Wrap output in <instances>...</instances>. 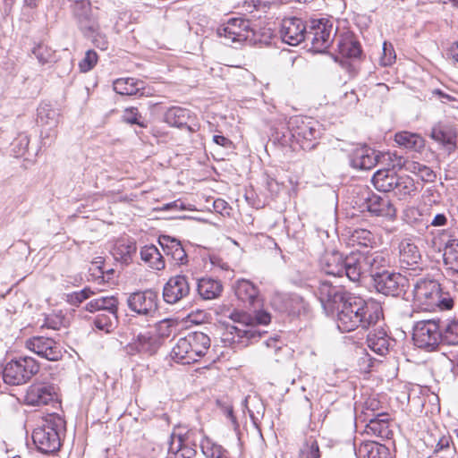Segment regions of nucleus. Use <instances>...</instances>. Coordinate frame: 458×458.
I'll use <instances>...</instances> for the list:
<instances>
[{
  "label": "nucleus",
  "instance_id": "1",
  "mask_svg": "<svg viewBox=\"0 0 458 458\" xmlns=\"http://www.w3.org/2000/svg\"><path fill=\"white\" fill-rule=\"evenodd\" d=\"M336 311L337 327L342 332H351L360 327L367 329L375 325L382 315L377 302L357 296H349Z\"/></svg>",
  "mask_w": 458,
  "mask_h": 458
},
{
  "label": "nucleus",
  "instance_id": "2",
  "mask_svg": "<svg viewBox=\"0 0 458 458\" xmlns=\"http://www.w3.org/2000/svg\"><path fill=\"white\" fill-rule=\"evenodd\" d=\"M230 318L237 325L227 327L225 340L229 341L232 344H240L245 347L253 340L261 337L262 332L256 327L268 325L271 321V315L263 310L255 311L254 315L244 311H233L231 313Z\"/></svg>",
  "mask_w": 458,
  "mask_h": 458
},
{
  "label": "nucleus",
  "instance_id": "3",
  "mask_svg": "<svg viewBox=\"0 0 458 458\" xmlns=\"http://www.w3.org/2000/svg\"><path fill=\"white\" fill-rule=\"evenodd\" d=\"M414 307L424 311L450 310L454 308V298L448 293H443L436 280L420 278L416 281L412 290Z\"/></svg>",
  "mask_w": 458,
  "mask_h": 458
},
{
  "label": "nucleus",
  "instance_id": "4",
  "mask_svg": "<svg viewBox=\"0 0 458 458\" xmlns=\"http://www.w3.org/2000/svg\"><path fill=\"white\" fill-rule=\"evenodd\" d=\"M64 428V420L57 415H50L41 426L33 430L32 440L38 451L53 454L59 450L61 440L59 432Z\"/></svg>",
  "mask_w": 458,
  "mask_h": 458
},
{
  "label": "nucleus",
  "instance_id": "5",
  "mask_svg": "<svg viewBox=\"0 0 458 458\" xmlns=\"http://www.w3.org/2000/svg\"><path fill=\"white\" fill-rule=\"evenodd\" d=\"M292 137L304 150L313 149L321 134L318 122L309 118L295 116L289 122Z\"/></svg>",
  "mask_w": 458,
  "mask_h": 458
},
{
  "label": "nucleus",
  "instance_id": "6",
  "mask_svg": "<svg viewBox=\"0 0 458 458\" xmlns=\"http://www.w3.org/2000/svg\"><path fill=\"white\" fill-rule=\"evenodd\" d=\"M39 370L38 363L31 357H20L9 361L3 370V379L8 385H21Z\"/></svg>",
  "mask_w": 458,
  "mask_h": 458
},
{
  "label": "nucleus",
  "instance_id": "7",
  "mask_svg": "<svg viewBox=\"0 0 458 458\" xmlns=\"http://www.w3.org/2000/svg\"><path fill=\"white\" fill-rule=\"evenodd\" d=\"M335 34L336 30L328 20H311L308 23L306 41L311 44L315 52L322 53L331 46Z\"/></svg>",
  "mask_w": 458,
  "mask_h": 458
},
{
  "label": "nucleus",
  "instance_id": "8",
  "mask_svg": "<svg viewBox=\"0 0 458 458\" xmlns=\"http://www.w3.org/2000/svg\"><path fill=\"white\" fill-rule=\"evenodd\" d=\"M217 35L223 38L225 44H242L252 40L254 30L251 21L242 16L233 17L217 28Z\"/></svg>",
  "mask_w": 458,
  "mask_h": 458
},
{
  "label": "nucleus",
  "instance_id": "9",
  "mask_svg": "<svg viewBox=\"0 0 458 458\" xmlns=\"http://www.w3.org/2000/svg\"><path fill=\"white\" fill-rule=\"evenodd\" d=\"M412 338L419 348L433 349L443 341V327L435 319L418 321L413 327Z\"/></svg>",
  "mask_w": 458,
  "mask_h": 458
},
{
  "label": "nucleus",
  "instance_id": "10",
  "mask_svg": "<svg viewBox=\"0 0 458 458\" xmlns=\"http://www.w3.org/2000/svg\"><path fill=\"white\" fill-rule=\"evenodd\" d=\"M358 194L360 202L359 205L363 210L366 209L377 216L395 217L396 209L387 197L377 195L368 187L360 188Z\"/></svg>",
  "mask_w": 458,
  "mask_h": 458
},
{
  "label": "nucleus",
  "instance_id": "11",
  "mask_svg": "<svg viewBox=\"0 0 458 458\" xmlns=\"http://www.w3.org/2000/svg\"><path fill=\"white\" fill-rule=\"evenodd\" d=\"M126 302L132 312L153 318L158 310V294L151 289L137 291L128 296Z\"/></svg>",
  "mask_w": 458,
  "mask_h": 458
},
{
  "label": "nucleus",
  "instance_id": "12",
  "mask_svg": "<svg viewBox=\"0 0 458 458\" xmlns=\"http://www.w3.org/2000/svg\"><path fill=\"white\" fill-rule=\"evenodd\" d=\"M317 295L327 315L334 314L351 296L340 286H334L327 281L320 283Z\"/></svg>",
  "mask_w": 458,
  "mask_h": 458
},
{
  "label": "nucleus",
  "instance_id": "13",
  "mask_svg": "<svg viewBox=\"0 0 458 458\" xmlns=\"http://www.w3.org/2000/svg\"><path fill=\"white\" fill-rule=\"evenodd\" d=\"M72 13L84 34H94L99 30L98 16L94 13L89 0L76 1L72 5Z\"/></svg>",
  "mask_w": 458,
  "mask_h": 458
},
{
  "label": "nucleus",
  "instance_id": "14",
  "mask_svg": "<svg viewBox=\"0 0 458 458\" xmlns=\"http://www.w3.org/2000/svg\"><path fill=\"white\" fill-rule=\"evenodd\" d=\"M26 347L38 356L51 361H57L63 357V348L50 337H30L26 341Z\"/></svg>",
  "mask_w": 458,
  "mask_h": 458
},
{
  "label": "nucleus",
  "instance_id": "15",
  "mask_svg": "<svg viewBox=\"0 0 458 458\" xmlns=\"http://www.w3.org/2000/svg\"><path fill=\"white\" fill-rule=\"evenodd\" d=\"M191 286L185 275L171 276L163 287V298L168 304H175L189 296Z\"/></svg>",
  "mask_w": 458,
  "mask_h": 458
},
{
  "label": "nucleus",
  "instance_id": "16",
  "mask_svg": "<svg viewBox=\"0 0 458 458\" xmlns=\"http://www.w3.org/2000/svg\"><path fill=\"white\" fill-rule=\"evenodd\" d=\"M271 304L280 312H287L292 315L300 314L306 309V303L300 295L278 291L273 293Z\"/></svg>",
  "mask_w": 458,
  "mask_h": 458
},
{
  "label": "nucleus",
  "instance_id": "17",
  "mask_svg": "<svg viewBox=\"0 0 458 458\" xmlns=\"http://www.w3.org/2000/svg\"><path fill=\"white\" fill-rule=\"evenodd\" d=\"M308 24L295 17L285 18L281 24V37L284 42L291 46H296L306 40Z\"/></svg>",
  "mask_w": 458,
  "mask_h": 458
},
{
  "label": "nucleus",
  "instance_id": "18",
  "mask_svg": "<svg viewBox=\"0 0 458 458\" xmlns=\"http://www.w3.org/2000/svg\"><path fill=\"white\" fill-rule=\"evenodd\" d=\"M56 399L55 387L47 384H33L29 386L24 396L28 405H47Z\"/></svg>",
  "mask_w": 458,
  "mask_h": 458
},
{
  "label": "nucleus",
  "instance_id": "19",
  "mask_svg": "<svg viewBox=\"0 0 458 458\" xmlns=\"http://www.w3.org/2000/svg\"><path fill=\"white\" fill-rule=\"evenodd\" d=\"M380 152L363 145L357 147L350 156V163L353 168L370 170L378 163Z\"/></svg>",
  "mask_w": 458,
  "mask_h": 458
},
{
  "label": "nucleus",
  "instance_id": "20",
  "mask_svg": "<svg viewBox=\"0 0 458 458\" xmlns=\"http://www.w3.org/2000/svg\"><path fill=\"white\" fill-rule=\"evenodd\" d=\"M362 260L364 262L366 274L373 279L376 276H379L387 271V267L391 263L390 255L385 251L363 253Z\"/></svg>",
  "mask_w": 458,
  "mask_h": 458
},
{
  "label": "nucleus",
  "instance_id": "21",
  "mask_svg": "<svg viewBox=\"0 0 458 458\" xmlns=\"http://www.w3.org/2000/svg\"><path fill=\"white\" fill-rule=\"evenodd\" d=\"M158 339L149 332L140 333L137 338L126 346L128 354L133 355L136 352L154 354L159 348Z\"/></svg>",
  "mask_w": 458,
  "mask_h": 458
},
{
  "label": "nucleus",
  "instance_id": "22",
  "mask_svg": "<svg viewBox=\"0 0 458 458\" xmlns=\"http://www.w3.org/2000/svg\"><path fill=\"white\" fill-rule=\"evenodd\" d=\"M403 277L400 274L386 271L373 279L377 291L385 295H397Z\"/></svg>",
  "mask_w": 458,
  "mask_h": 458
},
{
  "label": "nucleus",
  "instance_id": "23",
  "mask_svg": "<svg viewBox=\"0 0 458 458\" xmlns=\"http://www.w3.org/2000/svg\"><path fill=\"white\" fill-rule=\"evenodd\" d=\"M158 242L165 254L171 257L176 265H184L188 262V256L180 241L168 235H162Z\"/></svg>",
  "mask_w": 458,
  "mask_h": 458
},
{
  "label": "nucleus",
  "instance_id": "24",
  "mask_svg": "<svg viewBox=\"0 0 458 458\" xmlns=\"http://www.w3.org/2000/svg\"><path fill=\"white\" fill-rule=\"evenodd\" d=\"M421 260L418 246L410 240H403L399 244V263L403 268L414 269Z\"/></svg>",
  "mask_w": 458,
  "mask_h": 458
},
{
  "label": "nucleus",
  "instance_id": "25",
  "mask_svg": "<svg viewBox=\"0 0 458 458\" xmlns=\"http://www.w3.org/2000/svg\"><path fill=\"white\" fill-rule=\"evenodd\" d=\"M344 259L345 257L338 251L326 252L319 260L320 268L327 275L343 276Z\"/></svg>",
  "mask_w": 458,
  "mask_h": 458
},
{
  "label": "nucleus",
  "instance_id": "26",
  "mask_svg": "<svg viewBox=\"0 0 458 458\" xmlns=\"http://www.w3.org/2000/svg\"><path fill=\"white\" fill-rule=\"evenodd\" d=\"M362 258L363 253L360 252H353L345 257L344 275L352 282H359L367 275Z\"/></svg>",
  "mask_w": 458,
  "mask_h": 458
},
{
  "label": "nucleus",
  "instance_id": "27",
  "mask_svg": "<svg viewBox=\"0 0 458 458\" xmlns=\"http://www.w3.org/2000/svg\"><path fill=\"white\" fill-rule=\"evenodd\" d=\"M235 295L244 304L254 306L259 302V290L256 285L249 280L241 279L234 286Z\"/></svg>",
  "mask_w": 458,
  "mask_h": 458
},
{
  "label": "nucleus",
  "instance_id": "28",
  "mask_svg": "<svg viewBox=\"0 0 458 458\" xmlns=\"http://www.w3.org/2000/svg\"><path fill=\"white\" fill-rule=\"evenodd\" d=\"M391 338L383 328H375L367 337L368 346L376 353L385 355L388 352Z\"/></svg>",
  "mask_w": 458,
  "mask_h": 458
},
{
  "label": "nucleus",
  "instance_id": "29",
  "mask_svg": "<svg viewBox=\"0 0 458 458\" xmlns=\"http://www.w3.org/2000/svg\"><path fill=\"white\" fill-rule=\"evenodd\" d=\"M398 180L399 175L392 169L378 170L372 177V182L376 189L383 192L393 191Z\"/></svg>",
  "mask_w": 458,
  "mask_h": 458
},
{
  "label": "nucleus",
  "instance_id": "30",
  "mask_svg": "<svg viewBox=\"0 0 458 458\" xmlns=\"http://www.w3.org/2000/svg\"><path fill=\"white\" fill-rule=\"evenodd\" d=\"M394 141L399 147L415 152H420L425 147V140L420 134L406 131L395 133Z\"/></svg>",
  "mask_w": 458,
  "mask_h": 458
},
{
  "label": "nucleus",
  "instance_id": "31",
  "mask_svg": "<svg viewBox=\"0 0 458 458\" xmlns=\"http://www.w3.org/2000/svg\"><path fill=\"white\" fill-rule=\"evenodd\" d=\"M187 341L192 349L194 360L197 361L200 357L204 356L210 347V338L202 332H191L187 335Z\"/></svg>",
  "mask_w": 458,
  "mask_h": 458
},
{
  "label": "nucleus",
  "instance_id": "32",
  "mask_svg": "<svg viewBox=\"0 0 458 458\" xmlns=\"http://www.w3.org/2000/svg\"><path fill=\"white\" fill-rule=\"evenodd\" d=\"M197 291L204 300H214L220 296L223 291V284L220 281L203 277L198 281Z\"/></svg>",
  "mask_w": 458,
  "mask_h": 458
},
{
  "label": "nucleus",
  "instance_id": "33",
  "mask_svg": "<svg viewBox=\"0 0 458 458\" xmlns=\"http://www.w3.org/2000/svg\"><path fill=\"white\" fill-rule=\"evenodd\" d=\"M366 432L381 438H389L392 431L389 428V422L386 415L377 414V416L369 420L366 425Z\"/></svg>",
  "mask_w": 458,
  "mask_h": 458
},
{
  "label": "nucleus",
  "instance_id": "34",
  "mask_svg": "<svg viewBox=\"0 0 458 458\" xmlns=\"http://www.w3.org/2000/svg\"><path fill=\"white\" fill-rule=\"evenodd\" d=\"M191 351L192 349L190 346V343L187 341V337H181L172 349L171 358L174 361L182 364L195 362L194 354Z\"/></svg>",
  "mask_w": 458,
  "mask_h": 458
},
{
  "label": "nucleus",
  "instance_id": "35",
  "mask_svg": "<svg viewBox=\"0 0 458 458\" xmlns=\"http://www.w3.org/2000/svg\"><path fill=\"white\" fill-rule=\"evenodd\" d=\"M140 258L152 269L162 270L165 268L164 258L155 245H147L141 248Z\"/></svg>",
  "mask_w": 458,
  "mask_h": 458
},
{
  "label": "nucleus",
  "instance_id": "36",
  "mask_svg": "<svg viewBox=\"0 0 458 458\" xmlns=\"http://www.w3.org/2000/svg\"><path fill=\"white\" fill-rule=\"evenodd\" d=\"M114 90L120 95L133 96L143 89V81L134 78H120L114 81Z\"/></svg>",
  "mask_w": 458,
  "mask_h": 458
},
{
  "label": "nucleus",
  "instance_id": "37",
  "mask_svg": "<svg viewBox=\"0 0 458 458\" xmlns=\"http://www.w3.org/2000/svg\"><path fill=\"white\" fill-rule=\"evenodd\" d=\"M117 312L118 304H115L114 310H105L104 313H100L96 316L94 319L95 327L106 333L111 332L114 328L118 320Z\"/></svg>",
  "mask_w": 458,
  "mask_h": 458
},
{
  "label": "nucleus",
  "instance_id": "38",
  "mask_svg": "<svg viewBox=\"0 0 458 458\" xmlns=\"http://www.w3.org/2000/svg\"><path fill=\"white\" fill-rule=\"evenodd\" d=\"M136 243L130 240L121 239L116 241L113 248V255L116 260L128 263L131 256L136 252Z\"/></svg>",
  "mask_w": 458,
  "mask_h": 458
},
{
  "label": "nucleus",
  "instance_id": "39",
  "mask_svg": "<svg viewBox=\"0 0 458 458\" xmlns=\"http://www.w3.org/2000/svg\"><path fill=\"white\" fill-rule=\"evenodd\" d=\"M359 454L367 458H391L389 449L375 441L362 444L359 448Z\"/></svg>",
  "mask_w": 458,
  "mask_h": 458
},
{
  "label": "nucleus",
  "instance_id": "40",
  "mask_svg": "<svg viewBox=\"0 0 458 458\" xmlns=\"http://www.w3.org/2000/svg\"><path fill=\"white\" fill-rule=\"evenodd\" d=\"M189 119L190 111L178 106L169 108L165 114V121L170 126L179 128L186 126Z\"/></svg>",
  "mask_w": 458,
  "mask_h": 458
},
{
  "label": "nucleus",
  "instance_id": "41",
  "mask_svg": "<svg viewBox=\"0 0 458 458\" xmlns=\"http://www.w3.org/2000/svg\"><path fill=\"white\" fill-rule=\"evenodd\" d=\"M430 137L442 145H454L455 133L450 126L439 123L433 126Z\"/></svg>",
  "mask_w": 458,
  "mask_h": 458
},
{
  "label": "nucleus",
  "instance_id": "42",
  "mask_svg": "<svg viewBox=\"0 0 458 458\" xmlns=\"http://www.w3.org/2000/svg\"><path fill=\"white\" fill-rule=\"evenodd\" d=\"M404 220L414 226L419 232L424 231L428 226V217L423 215L417 208H409L404 211Z\"/></svg>",
  "mask_w": 458,
  "mask_h": 458
},
{
  "label": "nucleus",
  "instance_id": "43",
  "mask_svg": "<svg viewBox=\"0 0 458 458\" xmlns=\"http://www.w3.org/2000/svg\"><path fill=\"white\" fill-rule=\"evenodd\" d=\"M398 165L404 167L406 171L417 174L426 182L433 181L436 176L428 166L416 161H403L402 163L400 160Z\"/></svg>",
  "mask_w": 458,
  "mask_h": 458
},
{
  "label": "nucleus",
  "instance_id": "44",
  "mask_svg": "<svg viewBox=\"0 0 458 458\" xmlns=\"http://www.w3.org/2000/svg\"><path fill=\"white\" fill-rule=\"evenodd\" d=\"M337 48L343 56L349 58H357L361 54L360 44L351 37L337 39Z\"/></svg>",
  "mask_w": 458,
  "mask_h": 458
},
{
  "label": "nucleus",
  "instance_id": "45",
  "mask_svg": "<svg viewBox=\"0 0 458 458\" xmlns=\"http://www.w3.org/2000/svg\"><path fill=\"white\" fill-rule=\"evenodd\" d=\"M115 304H119V301L114 296H102L99 298L93 299L89 301L86 306L85 310L89 312H96L99 310H114Z\"/></svg>",
  "mask_w": 458,
  "mask_h": 458
},
{
  "label": "nucleus",
  "instance_id": "46",
  "mask_svg": "<svg viewBox=\"0 0 458 458\" xmlns=\"http://www.w3.org/2000/svg\"><path fill=\"white\" fill-rule=\"evenodd\" d=\"M38 118L42 125L55 127L58 123L59 113L51 105L42 104L38 108Z\"/></svg>",
  "mask_w": 458,
  "mask_h": 458
},
{
  "label": "nucleus",
  "instance_id": "47",
  "mask_svg": "<svg viewBox=\"0 0 458 458\" xmlns=\"http://www.w3.org/2000/svg\"><path fill=\"white\" fill-rule=\"evenodd\" d=\"M393 191H394L400 199H404L414 195L417 191V187L413 179L410 176H399L396 186H394Z\"/></svg>",
  "mask_w": 458,
  "mask_h": 458
},
{
  "label": "nucleus",
  "instance_id": "48",
  "mask_svg": "<svg viewBox=\"0 0 458 458\" xmlns=\"http://www.w3.org/2000/svg\"><path fill=\"white\" fill-rule=\"evenodd\" d=\"M443 327V341L450 345H458V318L447 319Z\"/></svg>",
  "mask_w": 458,
  "mask_h": 458
},
{
  "label": "nucleus",
  "instance_id": "49",
  "mask_svg": "<svg viewBox=\"0 0 458 458\" xmlns=\"http://www.w3.org/2000/svg\"><path fill=\"white\" fill-rule=\"evenodd\" d=\"M444 261L451 267L458 268V239H451L445 243Z\"/></svg>",
  "mask_w": 458,
  "mask_h": 458
},
{
  "label": "nucleus",
  "instance_id": "50",
  "mask_svg": "<svg viewBox=\"0 0 458 458\" xmlns=\"http://www.w3.org/2000/svg\"><path fill=\"white\" fill-rule=\"evenodd\" d=\"M201 449L208 458H227V452L221 445L208 439L202 442Z\"/></svg>",
  "mask_w": 458,
  "mask_h": 458
},
{
  "label": "nucleus",
  "instance_id": "51",
  "mask_svg": "<svg viewBox=\"0 0 458 458\" xmlns=\"http://www.w3.org/2000/svg\"><path fill=\"white\" fill-rule=\"evenodd\" d=\"M32 52L42 65L51 64L55 60V51L46 45L37 46Z\"/></svg>",
  "mask_w": 458,
  "mask_h": 458
},
{
  "label": "nucleus",
  "instance_id": "52",
  "mask_svg": "<svg viewBox=\"0 0 458 458\" xmlns=\"http://www.w3.org/2000/svg\"><path fill=\"white\" fill-rule=\"evenodd\" d=\"M122 119L127 123L146 127L144 119L136 107H128L124 109Z\"/></svg>",
  "mask_w": 458,
  "mask_h": 458
},
{
  "label": "nucleus",
  "instance_id": "53",
  "mask_svg": "<svg viewBox=\"0 0 458 458\" xmlns=\"http://www.w3.org/2000/svg\"><path fill=\"white\" fill-rule=\"evenodd\" d=\"M395 51L392 44L384 42L382 48V55L380 57V64L383 66H389L395 62Z\"/></svg>",
  "mask_w": 458,
  "mask_h": 458
},
{
  "label": "nucleus",
  "instance_id": "54",
  "mask_svg": "<svg viewBox=\"0 0 458 458\" xmlns=\"http://www.w3.org/2000/svg\"><path fill=\"white\" fill-rule=\"evenodd\" d=\"M98 62V55L93 50H88L84 58L80 62L79 66L81 72L90 71Z\"/></svg>",
  "mask_w": 458,
  "mask_h": 458
},
{
  "label": "nucleus",
  "instance_id": "55",
  "mask_svg": "<svg viewBox=\"0 0 458 458\" xmlns=\"http://www.w3.org/2000/svg\"><path fill=\"white\" fill-rule=\"evenodd\" d=\"M319 448L318 442L315 439L310 438L307 441L306 446L301 450V458H319Z\"/></svg>",
  "mask_w": 458,
  "mask_h": 458
},
{
  "label": "nucleus",
  "instance_id": "56",
  "mask_svg": "<svg viewBox=\"0 0 458 458\" xmlns=\"http://www.w3.org/2000/svg\"><path fill=\"white\" fill-rule=\"evenodd\" d=\"M432 94L437 97L443 104L449 105L453 108H458V99L454 95L448 94L439 89H434Z\"/></svg>",
  "mask_w": 458,
  "mask_h": 458
},
{
  "label": "nucleus",
  "instance_id": "57",
  "mask_svg": "<svg viewBox=\"0 0 458 458\" xmlns=\"http://www.w3.org/2000/svg\"><path fill=\"white\" fill-rule=\"evenodd\" d=\"M371 233L365 229H355L351 235L352 243L357 242L360 245H367V242H370Z\"/></svg>",
  "mask_w": 458,
  "mask_h": 458
},
{
  "label": "nucleus",
  "instance_id": "58",
  "mask_svg": "<svg viewBox=\"0 0 458 458\" xmlns=\"http://www.w3.org/2000/svg\"><path fill=\"white\" fill-rule=\"evenodd\" d=\"M94 294L89 288H84L80 292H75L68 296L69 301L72 305H79L83 301L89 299Z\"/></svg>",
  "mask_w": 458,
  "mask_h": 458
},
{
  "label": "nucleus",
  "instance_id": "59",
  "mask_svg": "<svg viewBox=\"0 0 458 458\" xmlns=\"http://www.w3.org/2000/svg\"><path fill=\"white\" fill-rule=\"evenodd\" d=\"M158 335L162 337H168L172 333V325L170 320H162L157 325Z\"/></svg>",
  "mask_w": 458,
  "mask_h": 458
},
{
  "label": "nucleus",
  "instance_id": "60",
  "mask_svg": "<svg viewBox=\"0 0 458 458\" xmlns=\"http://www.w3.org/2000/svg\"><path fill=\"white\" fill-rule=\"evenodd\" d=\"M218 405L221 407L222 411L226 414V416L230 419L231 422L236 428L238 427V423L236 420V417L233 415V408L230 403H222L221 402H217Z\"/></svg>",
  "mask_w": 458,
  "mask_h": 458
},
{
  "label": "nucleus",
  "instance_id": "61",
  "mask_svg": "<svg viewBox=\"0 0 458 458\" xmlns=\"http://www.w3.org/2000/svg\"><path fill=\"white\" fill-rule=\"evenodd\" d=\"M456 454L455 447L444 448L442 450H434V458H454Z\"/></svg>",
  "mask_w": 458,
  "mask_h": 458
},
{
  "label": "nucleus",
  "instance_id": "62",
  "mask_svg": "<svg viewBox=\"0 0 458 458\" xmlns=\"http://www.w3.org/2000/svg\"><path fill=\"white\" fill-rule=\"evenodd\" d=\"M448 447H454L452 438L450 436H443L438 439L434 450H442Z\"/></svg>",
  "mask_w": 458,
  "mask_h": 458
},
{
  "label": "nucleus",
  "instance_id": "63",
  "mask_svg": "<svg viewBox=\"0 0 458 458\" xmlns=\"http://www.w3.org/2000/svg\"><path fill=\"white\" fill-rule=\"evenodd\" d=\"M61 324H62V321L59 318L48 317L46 318V321H45V324L43 325V327H46L47 328L54 329V330H58L60 328Z\"/></svg>",
  "mask_w": 458,
  "mask_h": 458
},
{
  "label": "nucleus",
  "instance_id": "64",
  "mask_svg": "<svg viewBox=\"0 0 458 458\" xmlns=\"http://www.w3.org/2000/svg\"><path fill=\"white\" fill-rule=\"evenodd\" d=\"M213 141L216 144L222 146L224 148H231V146L233 144L232 141L228 138H225V136H222V135H214Z\"/></svg>",
  "mask_w": 458,
  "mask_h": 458
}]
</instances>
